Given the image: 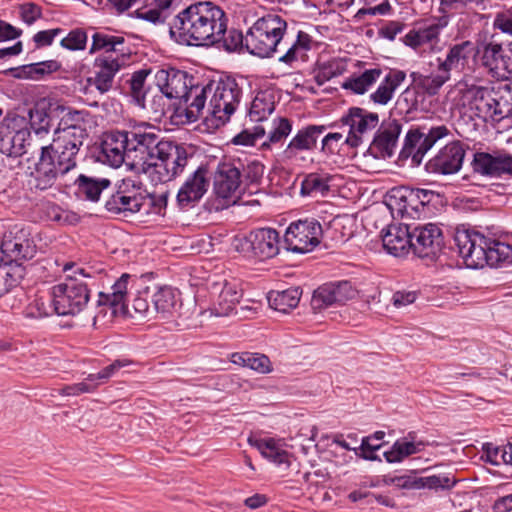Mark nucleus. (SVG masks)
<instances>
[{"label": "nucleus", "mask_w": 512, "mask_h": 512, "mask_svg": "<svg viewBox=\"0 0 512 512\" xmlns=\"http://www.w3.org/2000/svg\"><path fill=\"white\" fill-rule=\"evenodd\" d=\"M75 184L79 197L96 202L99 200L102 191L109 187L111 182L105 178L98 179L81 174L76 179Z\"/></svg>", "instance_id": "42"}, {"label": "nucleus", "mask_w": 512, "mask_h": 512, "mask_svg": "<svg viewBox=\"0 0 512 512\" xmlns=\"http://www.w3.org/2000/svg\"><path fill=\"white\" fill-rule=\"evenodd\" d=\"M412 251L419 258L435 259L444 245L441 228L434 223L412 228Z\"/></svg>", "instance_id": "18"}, {"label": "nucleus", "mask_w": 512, "mask_h": 512, "mask_svg": "<svg viewBox=\"0 0 512 512\" xmlns=\"http://www.w3.org/2000/svg\"><path fill=\"white\" fill-rule=\"evenodd\" d=\"M333 305H338L333 299V295L329 290L327 284L319 286L312 295L311 308L314 312H320Z\"/></svg>", "instance_id": "59"}, {"label": "nucleus", "mask_w": 512, "mask_h": 512, "mask_svg": "<svg viewBox=\"0 0 512 512\" xmlns=\"http://www.w3.org/2000/svg\"><path fill=\"white\" fill-rule=\"evenodd\" d=\"M449 134L445 125L432 127L425 134L419 129H411L405 136L404 145L400 151L399 158L405 160L411 158L412 166H419L424 155L441 138Z\"/></svg>", "instance_id": "14"}, {"label": "nucleus", "mask_w": 512, "mask_h": 512, "mask_svg": "<svg viewBox=\"0 0 512 512\" xmlns=\"http://www.w3.org/2000/svg\"><path fill=\"white\" fill-rule=\"evenodd\" d=\"M43 153H48L60 170L65 174L74 169L77 165V155L80 150L67 146V144L53 138L52 142L41 147Z\"/></svg>", "instance_id": "33"}, {"label": "nucleus", "mask_w": 512, "mask_h": 512, "mask_svg": "<svg viewBox=\"0 0 512 512\" xmlns=\"http://www.w3.org/2000/svg\"><path fill=\"white\" fill-rule=\"evenodd\" d=\"M345 70L346 65L340 60L319 62L314 70V80L321 86L332 78L342 75Z\"/></svg>", "instance_id": "51"}, {"label": "nucleus", "mask_w": 512, "mask_h": 512, "mask_svg": "<svg viewBox=\"0 0 512 512\" xmlns=\"http://www.w3.org/2000/svg\"><path fill=\"white\" fill-rule=\"evenodd\" d=\"M483 448L486 453L487 461L492 465L512 463V452H507L500 447H493L490 443L484 444Z\"/></svg>", "instance_id": "63"}, {"label": "nucleus", "mask_w": 512, "mask_h": 512, "mask_svg": "<svg viewBox=\"0 0 512 512\" xmlns=\"http://www.w3.org/2000/svg\"><path fill=\"white\" fill-rule=\"evenodd\" d=\"M255 446L264 457L270 459L271 461L277 464L287 462L288 453L281 449L274 439L270 438L255 440Z\"/></svg>", "instance_id": "55"}, {"label": "nucleus", "mask_w": 512, "mask_h": 512, "mask_svg": "<svg viewBox=\"0 0 512 512\" xmlns=\"http://www.w3.org/2000/svg\"><path fill=\"white\" fill-rule=\"evenodd\" d=\"M117 190L120 191V194H125L127 196H130V199H135L133 201L137 206H139L141 209L145 205V203L150 200L149 194L147 193L146 189L144 188V185L141 181L132 179V178H125L123 179L118 185Z\"/></svg>", "instance_id": "50"}, {"label": "nucleus", "mask_w": 512, "mask_h": 512, "mask_svg": "<svg viewBox=\"0 0 512 512\" xmlns=\"http://www.w3.org/2000/svg\"><path fill=\"white\" fill-rule=\"evenodd\" d=\"M486 89L472 87L462 93V105L468 107L475 117L487 121V113L491 109L493 98L486 96Z\"/></svg>", "instance_id": "36"}, {"label": "nucleus", "mask_w": 512, "mask_h": 512, "mask_svg": "<svg viewBox=\"0 0 512 512\" xmlns=\"http://www.w3.org/2000/svg\"><path fill=\"white\" fill-rule=\"evenodd\" d=\"M228 16L212 1H198L180 11L170 25V36L186 46L211 47L223 37Z\"/></svg>", "instance_id": "1"}, {"label": "nucleus", "mask_w": 512, "mask_h": 512, "mask_svg": "<svg viewBox=\"0 0 512 512\" xmlns=\"http://www.w3.org/2000/svg\"><path fill=\"white\" fill-rule=\"evenodd\" d=\"M343 126H347L348 133L344 143L350 148L368 146L374 130L380 124L379 115L362 107H350L340 119Z\"/></svg>", "instance_id": "8"}, {"label": "nucleus", "mask_w": 512, "mask_h": 512, "mask_svg": "<svg viewBox=\"0 0 512 512\" xmlns=\"http://www.w3.org/2000/svg\"><path fill=\"white\" fill-rule=\"evenodd\" d=\"M150 73V69H140L135 71L130 78L125 81L128 85L127 93L137 105H143L145 97L151 93V89H145L146 78Z\"/></svg>", "instance_id": "46"}, {"label": "nucleus", "mask_w": 512, "mask_h": 512, "mask_svg": "<svg viewBox=\"0 0 512 512\" xmlns=\"http://www.w3.org/2000/svg\"><path fill=\"white\" fill-rule=\"evenodd\" d=\"M152 303L153 313H156L162 319L174 317L181 307L175 291L169 287L158 289L152 295Z\"/></svg>", "instance_id": "34"}, {"label": "nucleus", "mask_w": 512, "mask_h": 512, "mask_svg": "<svg viewBox=\"0 0 512 512\" xmlns=\"http://www.w3.org/2000/svg\"><path fill=\"white\" fill-rule=\"evenodd\" d=\"M47 220L59 224H71L76 220V215L64 211L59 205L53 202H46L42 208Z\"/></svg>", "instance_id": "60"}, {"label": "nucleus", "mask_w": 512, "mask_h": 512, "mask_svg": "<svg viewBox=\"0 0 512 512\" xmlns=\"http://www.w3.org/2000/svg\"><path fill=\"white\" fill-rule=\"evenodd\" d=\"M86 138H88L86 127L57 128L54 133V139L78 150H80Z\"/></svg>", "instance_id": "52"}, {"label": "nucleus", "mask_w": 512, "mask_h": 512, "mask_svg": "<svg viewBox=\"0 0 512 512\" xmlns=\"http://www.w3.org/2000/svg\"><path fill=\"white\" fill-rule=\"evenodd\" d=\"M133 201L135 199H130V196H127L125 194H120L119 190H116L115 193H113L105 202V208L107 211L114 213V214H120V213H136L141 210L137 204H135Z\"/></svg>", "instance_id": "53"}, {"label": "nucleus", "mask_w": 512, "mask_h": 512, "mask_svg": "<svg viewBox=\"0 0 512 512\" xmlns=\"http://www.w3.org/2000/svg\"><path fill=\"white\" fill-rule=\"evenodd\" d=\"M301 294L299 287H290L283 291H270L267 299L272 309L288 313L298 306Z\"/></svg>", "instance_id": "39"}, {"label": "nucleus", "mask_w": 512, "mask_h": 512, "mask_svg": "<svg viewBox=\"0 0 512 512\" xmlns=\"http://www.w3.org/2000/svg\"><path fill=\"white\" fill-rule=\"evenodd\" d=\"M457 480L450 474H438L424 477H408L402 483L408 489L449 490L455 486Z\"/></svg>", "instance_id": "38"}, {"label": "nucleus", "mask_w": 512, "mask_h": 512, "mask_svg": "<svg viewBox=\"0 0 512 512\" xmlns=\"http://www.w3.org/2000/svg\"><path fill=\"white\" fill-rule=\"evenodd\" d=\"M402 124L396 119L383 120L369 142L365 154L376 159L390 158L395 153Z\"/></svg>", "instance_id": "16"}, {"label": "nucleus", "mask_w": 512, "mask_h": 512, "mask_svg": "<svg viewBox=\"0 0 512 512\" xmlns=\"http://www.w3.org/2000/svg\"><path fill=\"white\" fill-rule=\"evenodd\" d=\"M405 79V71L390 69L383 77L377 89L370 94V101L376 105H387L393 99L395 91L401 86Z\"/></svg>", "instance_id": "29"}, {"label": "nucleus", "mask_w": 512, "mask_h": 512, "mask_svg": "<svg viewBox=\"0 0 512 512\" xmlns=\"http://www.w3.org/2000/svg\"><path fill=\"white\" fill-rule=\"evenodd\" d=\"M453 241L459 256L468 268H497L512 262L510 244L487 238L477 231L465 228L464 225L455 227Z\"/></svg>", "instance_id": "3"}, {"label": "nucleus", "mask_w": 512, "mask_h": 512, "mask_svg": "<svg viewBox=\"0 0 512 512\" xmlns=\"http://www.w3.org/2000/svg\"><path fill=\"white\" fill-rule=\"evenodd\" d=\"M322 226L315 219L292 222L284 235L285 248L294 253H307L320 244Z\"/></svg>", "instance_id": "13"}, {"label": "nucleus", "mask_w": 512, "mask_h": 512, "mask_svg": "<svg viewBox=\"0 0 512 512\" xmlns=\"http://www.w3.org/2000/svg\"><path fill=\"white\" fill-rule=\"evenodd\" d=\"M465 153L460 141L450 142L426 163L425 169L428 173L441 175L457 173L462 167Z\"/></svg>", "instance_id": "22"}, {"label": "nucleus", "mask_w": 512, "mask_h": 512, "mask_svg": "<svg viewBox=\"0 0 512 512\" xmlns=\"http://www.w3.org/2000/svg\"><path fill=\"white\" fill-rule=\"evenodd\" d=\"M326 284L338 305L345 304L347 301L355 298L358 293L353 284L348 280L328 282Z\"/></svg>", "instance_id": "56"}, {"label": "nucleus", "mask_w": 512, "mask_h": 512, "mask_svg": "<svg viewBox=\"0 0 512 512\" xmlns=\"http://www.w3.org/2000/svg\"><path fill=\"white\" fill-rule=\"evenodd\" d=\"M36 252L37 247L29 230L14 226L4 234L0 247V254L4 259L28 261L36 255Z\"/></svg>", "instance_id": "15"}, {"label": "nucleus", "mask_w": 512, "mask_h": 512, "mask_svg": "<svg viewBox=\"0 0 512 512\" xmlns=\"http://www.w3.org/2000/svg\"><path fill=\"white\" fill-rule=\"evenodd\" d=\"M61 69V63L57 60H46L37 63H31L16 68H11L10 72L16 78L42 80L45 77Z\"/></svg>", "instance_id": "37"}, {"label": "nucleus", "mask_w": 512, "mask_h": 512, "mask_svg": "<svg viewBox=\"0 0 512 512\" xmlns=\"http://www.w3.org/2000/svg\"><path fill=\"white\" fill-rule=\"evenodd\" d=\"M473 169L475 172L491 177H499L504 173L512 174V156L476 152Z\"/></svg>", "instance_id": "28"}, {"label": "nucleus", "mask_w": 512, "mask_h": 512, "mask_svg": "<svg viewBox=\"0 0 512 512\" xmlns=\"http://www.w3.org/2000/svg\"><path fill=\"white\" fill-rule=\"evenodd\" d=\"M426 442L416 441V433L409 432L403 439L396 440L383 456L388 463H399L407 457L424 451Z\"/></svg>", "instance_id": "30"}, {"label": "nucleus", "mask_w": 512, "mask_h": 512, "mask_svg": "<svg viewBox=\"0 0 512 512\" xmlns=\"http://www.w3.org/2000/svg\"><path fill=\"white\" fill-rule=\"evenodd\" d=\"M128 161L133 167H151L155 159L156 150L164 141L155 132V128L148 125L137 126L127 131Z\"/></svg>", "instance_id": "9"}, {"label": "nucleus", "mask_w": 512, "mask_h": 512, "mask_svg": "<svg viewBox=\"0 0 512 512\" xmlns=\"http://www.w3.org/2000/svg\"><path fill=\"white\" fill-rule=\"evenodd\" d=\"M125 38L123 36L109 35L101 32H96L92 36V45L90 53L99 50H104L105 55L118 56L120 59L127 60L132 51L130 47H124Z\"/></svg>", "instance_id": "31"}, {"label": "nucleus", "mask_w": 512, "mask_h": 512, "mask_svg": "<svg viewBox=\"0 0 512 512\" xmlns=\"http://www.w3.org/2000/svg\"><path fill=\"white\" fill-rule=\"evenodd\" d=\"M222 47L228 52H234L242 48H246V35H243L241 31L231 28L228 29V24L224 31L223 37L215 45Z\"/></svg>", "instance_id": "57"}, {"label": "nucleus", "mask_w": 512, "mask_h": 512, "mask_svg": "<svg viewBox=\"0 0 512 512\" xmlns=\"http://www.w3.org/2000/svg\"><path fill=\"white\" fill-rule=\"evenodd\" d=\"M412 227L408 224H391L382 231L385 250L394 256H402L412 250Z\"/></svg>", "instance_id": "26"}, {"label": "nucleus", "mask_w": 512, "mask_h": 512, "mask_svg": "<svg viewBox=\"0 0 512 512\" xmlns=\"http://www.w3.org/2000/svg\"><path fill=\"white\" fill-rule=\"evenodd\" d=\"M87 43V34L82 29H74L68 33L66 37H64L60 45L68 50L77 51L84 50Z\"/></svg>", "instance_id": "61"}, {"label": "nucleus", "mask_w": 512, "mask_h": 512, "mask_svg": "<svg viewBox=\"0 0 512 512\" xmlns=\"http://www.w3.org/2000/svg\"><path fill=\"white\" fill-rule=\"evenodd\" d=\"M89 112L85 110H69L60 120L58 128L86 127Z\"/></svg>", "instance_id": "64"}, {"label": "nucleus", "mask_w": 512, "mask_h": 512, "mask_svg": "<svg viewBox=\"0 0 512 512\" xmlns=\"http://www.w3.org/2000/svg\"><path fill=\"white\" fill-rule=\"evenodd\" d=\"M326 131L324 125L310 124L297 130L281 152V160L289 165H301L318 147L319 137Z\"/></svg>", "instance_id": "11"}, {"label": "nucleus", "mask_w": 512, "mask_h": 512, "mask_svg": "<svg viewBox=\"0 0 512 512\" xmlns=\"http://www.w3.org/2000/svg\"><path fill=\"white\" fill-rule=\"evenodd\" d=\"M272 129L268 132L267 139L261 143L262 150H269L275 145L283 144L292 132L293 123L286 117L273 119Z\"/></svg>", "instance_id": "45"}, {"label": "nucleus", "mask_w": 512, "mask_h": 512, "mask_svg": "<svg viewBox=\"0 0 512 512\" xmlns=\"http://www.w3.org/2000/svg\"><path fill=\"white\" fill-rule=\"evenodd\" d=\"M192 157L193 153L185 144L164 139L156 150L151 167L158 174V181L164 183L180 175Z\"/></svg>", "instance_id": "7"}, {"label": "nucleus", "mask_w": 512, "mask_h": 512, "mask_svg": "<svg viewBox=\"0 0 512 512\" xmlns=\"http://www.w3.org/2000/svg\"><path fill=\"white\" fill-rule=\"evenodd\" d=\"M448 23V17L442 16L438 24H432L419 29L410 30L404 37L403 42L405 45L419 49L425 44H430L438 39L440 29L445 27Z\"/></svg>", "instance_id": "35"}, {"label": "nucleus", "mask_w": 512, "mask_h": 512, "mask_svg": "<svg viewBox=\"0 0 512 512\" xmlns=\"http://www.w3.org/2000/svg\"><path fill=\"white\" fill-rule=\"evenodd\" d=\"M54 300H52V288L46 295L36 296L27 306L26 315L32 318H41L55 313Z\"/></svg>", "instance_id": "54"}, {"label": "nucleus", "mask_w": 512, "mask_h": 512, "mask_svg": "<svg viewBox=\"0 0 512 512\" xmlns=\"http://www.w3.org/2000/svg\"><path fill=\"white\" fill-rule=\"evenodd\" d=\"M242 297V290L234 283L225 282L216 301L214 311L218 316H226L231 313Z\"/></svg>", "instance_id": "41"}, {"label": "nucleus", "mask_w": 512, "mask_h": 512, "mask_svg": "<svg viewBox=\"0 0 512 512\" xmlns=\"http://www.w3.org/2000/svg\"><path fill=\"white\" fill-rule=\"evenodd\" d=\"M170 100L171 98H168L163 90L157 88L156 93L151 91V93L145 97L143 105L138 106L151 112L154 115V119H160L170 110Z\"/></svg>", "instance_id": "49"}, {"label": "nucleus", "mask_w": 512, "mask_h": 512, "mask_svg": "<svg viewBox=\"0 0 512 512\" xmlns=\"http://www.w3.org/2000/svg\"><path fill=\"white\" fill-rule=\"evenodd\" d=\"M482 63L489 68L491 72L502 79H509L512 75L510 69V57L503 54L500 44L489 43L485 46Z\"/></svg>", "instance_id": "32"}, {"label": "nucleus", "mask_w": 512, "mask_h": 512, "mask_svg": "<svg viewBox=\"0 0 512 512\" xmlns=\"http://www.w3.org/2000/svg\"><path fill=\"white\" fill-rule=\"evenodd\" d=\"M197 93L189 104L188 119L195 121L202 116L209 98L207 114L225 124L239 106L243 91L234 77L222 75L201 86Z\"/></svg>", "instance_id": "2"}, {"label": "nucleus", "mask_w": 512, "mask_h": 512, "mask_svg": "<svg viewBox=\"0 0 512 512\" xmlns=\"http://www.w3.org/2000/svg\"><path fill=\"white\" fill-rule=\"evenodd\" d=\"M275 109V101L272 93L260 91L251 102L248 115L251 121L260 122L266 120Z\"/></svg>", "instance_id": "44"}, {"label": "nucleus", "mask_w": 512, "mask_h": 512, "mask_svg": "<svg viewBox=\"0 0 512 512\" xmlns=\"http://www.w3.org/2000/svg\"><path fill=\"white\" fill-rule=\"evenodd\" d=\"M382 69L375 67L366 69L357 76H351L342 83V88L350 90L355 94L363 95L366 93L381 77Z\"/></svg>", "instance_id": "43"}, {"label": "nucleus", "mask_w": 512, "mask_h": 512, "mask_svg": "<svg viewBox=\"0 0 512 512\" xmlns=\"http://www.w3.org/2000/svg\"><path fill=\"white\" fill-rule=\"evenodd\" d=\"M237 250L259 261L271 259L280 251V235L273 228L255 229L239 241Z\"/></svg>", "instance_id": "12"}, {"label": "nucleus", "mask_w": 512, "mask_h": 512, "mask_svg": "<svg viewBox=\"0 0 512 512\" xmlns=\"http://www.w3.org/2000/svg\"><path fill=\"white\" fill-rule=\"evenodd\" d=\"M477 53L476 45L469 40L454 44L449 47L444 60L437 59L438 71H447L449 74L451 71L461 73Z\"/></svg>", "instance_id": "25"}, {"label": "nucleus", "mask_w": 512, "mask_h": 512, "mask_svg": "<svg viewBox=\"0 0 512 512\" xmlns=\"http://www.w3.org/2000/svg\"><path fill=\"white\" fill-rule=\"evenodd\" d=\"M13 129L0 136V152L10 157H18L26 153V144L30 139V129L20 127L24 117L12 118Z\"/></svg>", "instance_id": "24"}, {"label": "nucleus", "mask_w": 512, "mask_h": 512, "mask_svg": "<svg viewBox=\"0 0 512 512\" xmlns=\"http://www.w3.org/2000/svg\"><path fill=\"white\" fill-rule=\"evenodd\" d=\"M155 84L157 88L171 99H179L180 103L186 105V116L188 117L189 104L194 100L201 86L194 84V78L187 72L175 68L160 69L156 72Z\"/></svg>", "instance_id": "10"}, {"label": "nucleus", "mask_w": 512, "mask_h": 512, "mask_svg": "<svg viewBox=\"0 0 512 512\" xmlns=\"http://www.w3.org/2000/svg\"><path fill=\"white\" fill-rule=\"evenodd\" d=\"M384 437V431H376L369 436L363 437L360 446L354 448L353 451L356 456L364 460L381 462L382 459L376 454V451L382 447L383 443H374V440H383Z\"/></svg>", "instance_id": "47"}, {"label": "nucleus", "mask_w": 512, "mask_h": 512, "mask_svg": "<svg viewBox=\"0 0 512 512\" xmlns=\"http://www.w3.org/2000/svg\"><path fill=\"white\" fill-rule=\"evenodd\" d=\"M286 30V20L277 13L258 17L246 33L247 51L262 58L270 57L277 51Z\"/></svg>", "instance_id": "6"}, {"label": "nucleus", "mask_w": 512, "mask_h": 512, "mask_svg": "<svg viewBox=\"0 0 512 512\" xmlns=\"http://www.w3.org/2000/svg\"><path fill=\"white\" fill-rule=\"evenodd\" d=\"M131 361L127 359H117L110 365L104 367L101 371L98 373H92L89 374L86 378L89 382H95L97 380L101 381H107L109 378H111L118 370H120L123 367H126L130 365Z\"/></svg>", "instance_id": "62"}, {"label": "nucleus", "mask_w": 512, "mask_h": 512, "mask_svg": "<svg viewBox=\"0 0 512 512\" xmlns=\"http://www.w3.org/2000/svg\"><path fill=\"white\" fill-rule=\"evenodd\" d=\"M65 175L63 170L57 167L53 158L40 150L38 161L28 175L27 185L31 192H44L53 188Z\"/></svg>", "instance_id": "20"}, {"label": "nucleus", "mask_w": 512, "mask_h": 512, "mask_svg": "<svg viewBox=\"0 0 512 512\" xmlns=\"http://www.w3.org/2000/svg\"><path fill=\"white\" fill-rule=\"evenodd\" d=\"M126 64V60L118 56L100 55L93 64V76L86 79L88 86H94L100 95L108 93L114 85L117 72Z\"/></svg>", "instance_id": "21"}, {"label": "nucleus", "mask_w": 512, "mask_h": 512, "mask_svg": "<svg viewBox=\"0 0 512 512\" xmlns=\"http://www.w3.org/2000/svg\"><path fill=\"white\" fill-rule=\"evenodd\" d=\"M129 137L127 131H112L105 133L100 145L98 159L111 167H120L128 161Z\"/></svg>", "instance_id": "23"}, {"label": "nucleus", "mask_w": 512, "mask_h": 512, "mask_svg": "<svg viewBox=\"0 0 512 512\" xmlns=\"http://www.w3.org/2000/svg\"><path fill=\"white\" fill-rule=\"evenodd\" d=\"M210 186L209 170L206 166H199L190 174L180 187L176 201L182 210L193 208L206 194Z\"/></svg>", "instance_id": "19"}, {"label": "nucleus", "mask_w": 512, "mask_h": 512, "mask_svg": "<svg viewBox=\"0 0 512 512\" xmlns=\"http://www.w3.org/2000/svg\"><path fill=\"white\" fill-rule=\"evenodd\" d=\"M29 125L30 129L35 132V134L40 135L43 133H48L50 129L51 117L49 113L45 109L40 108H32L29 110Z\"/></svg>", "instance_id": "58"}, {"label": "nucleus", "mask_w": 512, "mask_h": 512, "mask_svg": "<svg viewBox=\"0 0 512 512\" xmlns=\"http://www.w3.org/2000/svg\"><path fill=\"white\" fill-rule=\"evenodd\" d=\"M389 207L402 218H419L422 210L414 193V188H393L389 193Z\"/></svg>", "instance_id": "27"}, {"label": "nucleus", "mask_w": 512, "mask_h": 512, "mask_svg": "<svg viewBox=\"0 0 512 512\" xmlns=\"http://www.w3.org/2000/svg\"><path fill=\"white\" fill-rule=\"evenodd\" d=\"M73 274H67L66 280L52 287V300H54L55 314L59 316L76 315L84 310L90 299V284L76 277L79 274L83 278L91 279L83 268L76 267L75 263H67L64 271L73 270Z\"/></svg>", "instance_id": "5"}, {"label": "nucleus", "mask_w": 512, "mask_h": 512, "mask_svg": "<svg viewBox=\"0 0 512 512\" xmlns=\"http://www.w3.org/2000/svg\"><path fill=\"white\" fill-rule=\"evenodd\" d=\"M26 273V268L18 261L3 258L0 264V276L4 280L6 290H10L20 284Z\"/></svg>", "instance_id": "48"}, {"label": "nucleus", "mask_w": 512, "mask_h": 512, "mask_svg": "<svg viewBox=\"0 0 512 512\" xmlns=\"http://www.w3.org/2000/svg\"><path fill=\"white\" fill-rule=\"evenodd\" d=\"M231 162L220 163L214 175V193L221 199V207H227L230 203L235 204L237 200V191L241 184L242 173L240 166Z\"/></svg>", "instance_id": "17"}, {"label": "nucleus", "mask_w": 512, "mask_h": 512, "mask_svg": "<svg viewBox=\"0 0 512 512\" xmlns=\"http://www.w3.org/2000/svg\"><path fill=\"white\" fill-rule=\"evenodd\" d=\"M331 176L325 172H311L304 176L301 182L302 196H325L330 191Z\"/></svg>", "instance_id": "40"}, {"label": "nucleus", "mask_w": 512, "mask_h": 512, "mask_svg": "<svg viewBox=\"0 0 512 512\" xmlns=\"http://www.w3.org/2000/svg\"><path fill=\"white\" fill-rule=\"evenodd\" d=\"M111 290V293L99 292L97 305L110 309L113 316L143 318L153 314L149 287L138 288V280L131 275L123 274Z\"/></svg>", "instance_id": "4"}]
</instances>
